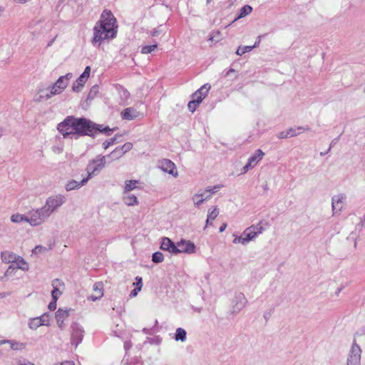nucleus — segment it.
<instances>
[{
	"instance_id": "31",
	"label": "nucleus",
	"mask_w": 365,
	"mask_h": 365,
	"mask_svg": "<svg viewBox=\"0 0 365 365\" xmlns=\"http://www.w3.org/2000/svg\"><path fill=\"white\" fill-rule=\"evenodd\" d=\"M0 344H9L11 348L14 350H22L25 348V344L23 343L16 342L13 341H1Z\"/></svg>"
},
{
	"instance_id": "33",
	"label": "nucleus",
	"mask_w": 365,
	"mask_h": 365,
	"mask_svg": "<svg viewBox=\"0 0 365 365\" xmlns=\"http://www.w3.org/2000/svg\"><path fill=\"white\" fill-rule=\"evenodd\" d=\"M28 217H26L24 215L19 213L14 214L11 217V221L14 223H20L22 222H28Z\"/></svg>"
},
{
	"instance_id": "27",
	"label": "nucleus",
	"mask_w": 365,
	"mask_h": 365,
	"mask_svg": "<svg viewBox=\"0 0 365 365\" xmlns=\"http://www.w3.org/2000/svg\"><path fill=\"white\" fill-rule=\"evenodd\" d=\"M17 255L10 252V251H4L1 253V258L2 262L9 264L13 263L14 261L16 259Z\"/></svg>"
},
{
	"instance_id": "16",
	"label": "nucleus",
	"mask_w": 365,
	"mask_h": 365,
	"mask_svg": "<svg viewBox=\"0 0 365 365\" xmlns=\"http://www.w3.org/2000/svg\"><path fill=\"white\" fill-rule=\"evenodd\" d=\"M71 344L77 346L83 339V329L78 324H72Z\"/></svg>"
},
{
	"instance_id": "28",
	"label": "nucleus",
	"mask_w": 365,
	"mask_h": 365,
	"mask_svg": "<svg viewBox=\"0 0 365 365\" xmlns=\"http://www.w3.org/2000/svg\"><path fill=\"white\" fill-rule=\"evenodd\" d=\"M13 263H15L16 264V267L19 269L26 271L29 269V264L19 255L16 256V259Z\"/></svg>"
},
{
	"instance_id": "37",
	"label": "nucleus",
	"mask_w": 365,
	"mask_h": 365,
	"mask_svg": "<svg viewBox=\"0 0 365 365\" xmlns=\"http://www.w3.org/2000/svg\"><path fill=\"white\" fill-rule=\"evenodd\" d=\"M222 39V34L220 33V31H215L212 34L211 36L209 38V41H210L212 43H217V42L220 41Z\"/></svg>"
},
{
	"instance_id": "19",
	"label": "nucleus",
	"mask_w": 365,
	"mask_h": 365,
	"mask_svg": "<svg viewBox=\"0 0 365 365\" xmlns=\"http://www.w3.org/2000/svg\"><path fill=\"white\" fill-rule=\"evenodd\" d=\"M176 247L174 242L168 237H163L160 243V249L165 250L170 254L176 255Z\"/></svg>"
},
{
	"instance_id": "44",
	"label": "nucleus",
	"mask_w": 365,
	"mask_h": 365,
	"mask_svg": "<svg viewBox=\"0 0 365 365\" xmlns=\"http://www.w3.org/2000/svg\"><path fill=\"white\" fill-rule=\"evenodd\" d=\"M115 141V138H113L110 140H106L103 143V148L107 149L110 145H113Z\"/></svg>"
},
{
	"instance_id": "52",
	"label": "nucleus",
	"mask_w": 365,
	"mask_h": 365,
	"mask_svg": "<svg viewBox=\"0 0 365 365\" xmlns=\"http://www.w3.org/2000/svg\"><path fill=\"white\" fill-rule=\"evenodd\" d=\"M62 150H63L62 148H53V151L54 152H58V153L62 152Z\"/></svg>"
},
{
	"instance_id": "50",
	"label": "nucleus",
	"mask_w": 365,
	"mask_h": 365,
	"mask_svg": "<svg viewBox=\"0 0 365 365\" xmlns=\"http://www.w3.org/2000/svg\"><path fill=\"white\" fill-rule=\"evenodd\" d=\"M29 0H14V1L19 4H23L27 2Z\"/></svg>"
},
{
	"instance_id": "29",
	"label": "nucleus",
	"mask_w": 365,
	"mask_h": 365,
	"mask_svg": "<svg viewBox=\"0 0 365 365\" xmlns=\"http://www.w3.org/2000/svg\"><path fill=\"white\" fill-rule=\"evenodd\" d=\"M219 215V210L217 207H212L211 210H208V214L205 223V228L207 227L209 222L210 221H213L215 220Z\"/></svg>"
},
{
	"instance_id": "56",
	"label": "nucleus",
	"mask_w": 365,
	"mask_h": 365,
	"mask_svg": "<svg viewBox=\"0 0 365 365\" xmlns=\"http://www.w3.org/2000/svg\"><path fill=\"white\" fill-rule=\"evenodd\" d=\"M210 0H207V3H210Z\"/></svg>"
},
{
	"instance_id": "51",
	"label": "nucleus",
	"mask_w": 365,
	"mask_h": 365,
	"mask_svg": "<svg viewBox=\"0 0 365 365\" xmlns=\"http://www.w3.org/2000/svg\"><path fill=\"white\" fill-rule=\"evenodd\" d=\"M227 227V225L225 223L223 224L219 229L220 232H222Z\"/></svg>"
},
{
	"instance_id": "10",
	"label": "nucleus",
	"mask_w": 365,
	"mask_h": 365,
	"mask_svg": "<svg viewBox=\"0 0 365 365\" xmlns=\"http://www.w3.org/2000/svg\"><path fill=\"white\" fill-rule=\"evenodd\" d=\"M346 197L342 194L334 195L331 199L333 215H339L345 207Z\"/></svg>"
},
{
	"instance_id": "35",
	"label": "nucleus",
	"mask_w": 365,
	"mask_h": 365,
	"mask_svg": "<svg viewBox=\"0 0 365 365\" xmlns=\"http://www.w3.org/2000/svg\"><path fill=\"white\" fill-rule=\"evenodd\" d=\"M252 8L249 5L244 6L240 11L237 19H242L252 12Z\"/></svg>"
},
{
	"instance_id": "7",
	"label": "nucleus",
	"mask_w": 365,
	"mask_h": 365,
	"mask_svg": "<svg viewBox=\"0 0 365 365\" xmlns=\"http://www.w3.org/2000/svg\"><path fill=\"white\" fill-rule=\"evenodd\" d=\"M64 202V197L61 195L48 198L43 206L46 215L50 216L56 209Z\"/></svg>"
},
{
	"instance_id": "34",
	"label": "nucleus",
	"mask_w": 365,
	"mask_h": 365,
	"mask_svg": "<svg viewBox=\"0 0 365 365\" xmlns=\"http://www.w3.org/2000/svg\"><path fill=\"white\" fill-rule=\"evenodd\" d=\"M93 125L94 128L92 130V135L94 134V132L97 131V130L100 131V132L106 133L107 134H109L110 132L113 130V129H110L108 127H103L101 125H97L93 123Z\"/></svg>"
},
{
	"instance_id": "15",
	"label": "nucleus",
	"mask_w": 365,
	"mask_h": 365,
	"mask_svg": "<svg viewBox=\"0 0 365 365\" xmlns=\"http://www.w3.org/2000/svg\"><path fill=\"white\" fill-rule=\"evenodd\" d=\"M71 309L59 308L55 313V318L58 327L61 329L63 328L64 322L68 319L70 315Z\"/></svg>"
},
{
	"instance_id": "12",
	"label": "nucleus",
	"mask_w": 365,
	"mask_h": 365,
	"mask_svg": "<svg viewBox=\"0 0 365 365\" xmlns=\"http://www.w3.org/2000/svg\"><path fill=\"white\" fill-rule=\"evenodd\" d=\"M264 153L260 149H258L255 154L251 155L248 160L247 163L243 167L242 173L245 174L247 171L254 168L257 165V163L263 158Z\"/></svg>"
},
{
	"instance_id": "25",
	"label": "nucleus",
	"mask_w": 365,
	"mask_h": 365,
	"mask_svg": "<svg viewBox=\"0 0 365 365\" xmlns=\"http://www.w3.org/2000/svg\"><path fill=\"white\" fill-rule=\"evenodd\" d=\"M140 181L138 180H125L122 192H130L131 190L138 189Z\"/></svg>"
},
{
	"instance_id": "1",
	"label": "nucleus",
	"mask_w": 365,
	"mask_h": 365,
	"mask_svg": "<svg viewBox=\"0 0 365 365\" xmlns=\"http://www.w3.org/2000/svg\"><path fill=\"white\" fill-rule=\"evenodd\" d=\"M93 122L84 118L68 116L58 124L57 130L65 139H77L83 135H92Z\"/></svg>"
},
{
	"instance_id": "47",
	"label": "nucleus",
	"mask_w": 365,
	"mask_h": 365,
	"mask_svg": "<svg viewBox=\"0 0 365 365\" xmlns=\"http://www.w3.org/2000/svg\"><path fill=\"white\" fill-rule=\"evenodd\" d=\"M140 289L135 287L133 291L130 294V297H135L138 295V294L140 292Z\"/></svg>"
},
{
	"instance_id": "11",
	"label": "nucleus",
	"mask_w": 365,
	"mask_h": 365,
	"mask_svg": "<svg viewBox=\"0 0 365 365\" xmlns=\"http://www.w3.org/2000/svg\"><path fill=\"white\" fill-rule=\"evenodd\" d=\"M90 74L91 67L88 66L85 68L84 71L81 73V75L73 83L72 90L75 92H78L81 91V89L84 86L88 79L89 78Z\"/></svg>"
},
{
	"instance_id": "13",
	"label": "nucleus",
	"mask_w": 365,
	"mask_h": 365,
	"mask_svg": "<svg viewBox=\"0 0 365 365\" xmlns=\"http://www.w3.org/2000/svg\"><path fill=\"white\" fill-rule=\"evenodd\" d=\"M195 252V246L190 241L182 240L177 243L176 254L187 253L192 254Z\"/></svg>"
},
{
	"instance_id": "46",
	"label": "nucleus",
	"mask_w": 365,
	"mask_h": 365,
	"mask_svg": "<svg viewBox=\"0 0 365 365\" xmlns=\"http://www.w3.org/2000/svg\"><path fill=\"white\" fill-rule=\"evenodd\" d=\"M14 271H15V268L13 266H9L4 274V277H9Z\"/></svg>"
},
{
	"instance_id": "24",
	"label": "nucleus",
	"mask_w": 365,
	"mask_h": 365,
	"mask_svg": "<svg viewBox=\"0 0 365 365\" xmlns=\"http://www.w3.org/2000/svg\"><path fill=\"white\" fill-rule=\"evenodd\" d=\"M138 117V113L131 108L124 109L121 112V118L126 120H133Z\"/></svg>"
},
{
	"instance_id": "48",
	"label": "nucleus",
	"mask_w": 365,
	"mask_h": 365,
	"mask_svg": "<svg viewBox=\"0 0 365 365\" xmlns=\"http://www.w3.org/2000/svg\"><path fill=\"white\" fill-rule=\"evenodd\" d=\"M56 302L57 300L53 299L52 302H51L48 306V309L50 310H54L56 308Z\"/></svg>"
},
{
	"instance_id": "30",
	"label": "nucleus",
	"mask_w": 365,
	"mask_h": 365,
	"mask_svg": "<svg viewBox=\"0 0 365 365\" xmlns=\"http://www.w3.org/2000/svg\"><path fill=\"white\" fill-rule=\"evenodd\" d=\"M187 333L182 328H178L175 334V340L176 341H185L186 340Z\"/></svg>"
},
{
	"instance_id": "21",
	"label": "nucleus",
	"mask_w": 365,
	"mask_h": 365,
	"mask_svg": "<svg viewBox=\"0 0 365 365\" xmlns=\"http://www.w3.org/2000/svg\"><path fill=\"white\" fill-rule=\"evenodd\" d=\"M53 286V290L51 291V297L52 299L58 300V297L62 294V292L61 291L60 288H64V283L59 280L56 279L53 282L52 284Z\"/></svg>"
},
{
	"instance_id": "14",
	"label": "nucleus",
	"mask_w": 365,
	"mask_h": 365,
	"mask_svg": "<svg viewBox=\"0 0 365 365\" xmlns=\"http://www.w3.org/2000/svg\"><path fill=\"white\" fill-rule=\"evenodd\" d=\"M309 129L304 127L290 128L286 131H282L278 134L279 138H288L299 135Z\"/></svg>"
},
{
	"instance_id": "32",
	"label": "nucleus",
	"mask_w": 365,
	"mask_h": 365,
	"mask_svg": "<svg viewBox=\"0 0 365 365\" xmlns=\"http://www.w3.org/2000/svg\"><path fill=\"white\" fill-rule=\"evenodd\" d=\"M44 91H45L44 89H40L34 98V101H36L37 103H40L44 100L50 99L51 98L46 97L48 96V93L43 94V93H44Z\"/></svg>"
},
{
	"instance_id": "18",
	"label": "nucleus",
	"mask_w": 365,
	"mask_h": 365,
	"mask_svg": "<svg viewBox=\"0 0 365 365\" xmlns=\"http://www.w3.org/2000/svg\"><path fill=\"white\" fill-rule=\"evenodd\" d=\"M210 88V86L208 84H205L192 95V99L197 104H200L207 96Z\"/></svg>"
},
{
	"instance_id": "6",
	"label": "nucleus",
	"mask_w": 365,
	"mask_h": 365,
	"mask_svg": "<svg viewBox=\"0 0 365 365\" xmlns=\"http://www.w3.org/2000/svg\"><path fill=\"white\" fill-rule=\"evenodd\" d=\"M361 354L362 350L354 338L346 356V365H361Z\"/></svg>"
},
{
	"instance_id": "43",
	"label": "nucleus",
	"mask_w": 365,
	"mask_h": 365,
	"mask_svg": "<svg viewBox=\"0 0 365 365\" xmlns=\"http://www.w3.org/2000/svg\"><path fill=\"white\" fill-rule=\"evenodd\" d=\"M135 282L133 284L135 287L142 289L143 287V279L140 277H135Z\"/></svg>"
},
{
	"instance_id": "40",
	"label": "nucleus",
	"mask_w": 365,
	"mask_h": 365,
	"mask_svg": "<svg viewBox=\"0 0 365 365\" xmlns=\"http://www.w3.org/2000/svg\"><path fill=\"white\" fill-rule=\"evenodd\" d=\"M164 260V255L160 252H155L152 255V261L155 263H160Z\"/></svg>"
},
{
	"instance_id": "23",
	"label": "nucleus",
	"mask_w": 365,
	"mask_h": 365,
	"mask_svg": "<svg viewBox=\"0 0 365 365\" xmlns=\"http://www.w3.org/2000/svg\"><path fill=\"white\" fill-rule=\"evenodd\" d=\"M348 222H354V230L352 232L353 237L356 238L357 233L362 228L361 219L356 215H350L348 218Z\"/></svg>"
},
{
	"instance_id": "55",
	"label": "nucleus",
	"mask_w": 365,
	"mask_h": 365,
	"mask_svg": "<svg viewBox=\"0 0 365 365\" xmlns=\"http://www.w3.org/2000/svg\"><path fill=\"white\" fill-rule=\"evenodd\" d=\"M66 364L68 365H75V364L73 361H66Z\"/></svg>"
},
{
	"instance_id": "9",
	"label": "nucleus",
	"mask_w": 365,
	"mask_h": 365,
	"mask_svg": "<svg viewBox=\"0 0 365 365\" xmlns=\"http://www.w3.org/2000/svg\"><path fill=\"white\" fill-rule=\"evenodd\" d=\"M44 209L42 207L32 210L31 212V217H28V223L31 226H37L41 225L49 216L46 215L43 212Z\"/></svg>"
},
{
	"instance_id": "42",
	"label": "nucleus",
	"mask_w": 365,
	"mask_h": 365,
	"mask_svg": "<svg viewBox=\"0 0 365 365\" xmlns=\"http://www.w3.org/2000/svg\"><path fill=\"white\" fill-rule=\"evenodd\" d=\"M47 251V249L41 245H36L33 250H32V254H38L42 253Z\"/></svg>"
},
{
	"instance_id": "17",
	"label": "nucleus",
	"mask_w": 365,
	"mask_h": 365,
	"mask_svg": "<svg viewBox=\"0 0 365 365\" xmlns=\"http://www.w3.org/2000/svg\"><path fill=\"white\" fill-rule=\"evenodd\" d=\"M28 325L31 329L36 330L41 326H48L49 322L48 319H45L44 315H41L40 317L29 319Z\"/></svg>"
},
{
	"instance_id": "2",
	"label": "nucleus",
	"mask_w": 365,
	"mask_h": 365,
	"mask_svg": "<svg viewBox=\"0 0 365 365\" xmlns=\"http://www.w3.org/2000/svg\"><path fill=\"white\" fill-rule=\"evenodd\" d=\"M118 32L117 21L110 10H104L98 21L93 27L91 42L93 45H101L105 41L114 38Z\"/></svg>"
},
{
	"instance_id": "36",
	"label": "nucleus",
	"mask_w": 365,
	"mask_h": 365,
	"mask_svg": "<svg viewBox=\"0 0 365 365\" xmlns=\"http://www.w3.org/2000/svg\"><path fill=\"white\" fill-rule=\"evenodd\" d=\"M124 155L120 149L116 148L108 157L111 158L112 160H118Z\"/></svg>"
},
{
	"instance_id": "5",
	"label": "nucleus",
	"mask_w": 365,
	"mask_h": 365,
	"mask_svg": "<svg viewBox=\"0 0 365 365\" xmlns=\"http://www.w3.org/2000/svg\"><path fill=\"white\" fill-rule=\"evenodd\" d=\"M73 78L72 73L61 76L50 87L47 98H51L62 93L68 87L70 80Z\"/></svg>"
},
{
	"instance_id": "54",
	"label": "nucleus",
	"mask_w": 365,
	"mask_h": 365,
	"mask_svg": "<svg viewBox=\"0 0 365 365\" xmlns=\"http://www.w3.org/2000/svg\"><path fill=\"white\" fill-rule=\"evenodd\" d=\"M122 92H123V95H125V96H128V93L127 92V91L123 90V91H122Z\"/></svg>"
},
{
	"instance_id": "4",
	"label": "nucleus",
	"mask_w": 365,
	"mask_h": 365,
	"mask_svg": "<svg viewBox=\"0 0 365 365\" xmlns=\"http://www.w3.org/2000/svg\"><path fill=\"white\" fill-rule=\"evenodd\" d=\"M263 228L261 225H252L244 230L241 236L233 235V243L235 245H245L255 240L257 235L262 232Z\"/></svg>"
},
{
	"instance_id": "26",
	"label": "nucleus",
	"mask_w": 365,
	"mask_h": 365,
	"mask_svg": "<svg viewBox=\"0 0 365 365\" xmlns=\"http://www.w3.org/2000/svg\"><path fill=\"white\" fill-rule=\"evenodd\" d=\"M261 36H258L257 41L253 46H239L236 51V53L238 56H242L246 53L251 51L254 48L257 47L260 43Z\"/></svg>"
},
{
	"instance_id": "38",
	"label": "nucleus",
	"mask_w": 365,
	"mask_h": 365,
	"mask_svg": "<svg viewBox=\"0 0 365 365\" xmlns=\"http://www.w3.org/2000/svg\"><path fill=\"white\" fill-rule=\"evenodd\" d=\"M157 48H158V44L157 43H155V44H153V45H150V46H143L141 48V53L143 54L150 53L153 51H154L155 50H156Z\"/></svg>"
},
{
	"instance_id": "39",
	"label": "nucleus",
	"mask_w": 365,
	"mask_h": 365,
	"mask_svg": "<svg viewBox=\"0 0 365 365\" xmlns=\"http://www.w3.org/2000/svg\"><path fill=\"white\" fill-rule=\"evenodd\" d=\"M94 291L96 294V296L91 295L89 297V299L91 301H96L97 299H101L103 296V291L101 288H98V287H94Z\"/></svg>"
},
{
	"instance_id": "41",
	"label": "nucleus",
	"mask_w": 365,
	"mask_h": 365,
	"mask_svg": "<svg viewBox=\"0 0 365 365\" xmlns=\"http://www.w3.org/2000/svg\"><path fill=\"white\" fill-rule=\"evenodd\" d=\"M118 148L125 155L127 152L130 151L133 148V144L130 142H127L124 145Z\"/></svg>"
},
{
	"instance_id": "49",
	"label": "nucleus",
	"mask_w": 365,
	"mask_h": 365,
	"mask_svg": "<svg viewBox=\"0 0 365 365\" xmlns=\"http://www.w3.org/2000/svg\"><path fill=\"white\" fill-rule=\"evenodd\" d=\"M205 192L206 193H207V192L215 193V192H216V187H212V188H210V189H208V190H206Z\"/></svg>"
},
{
	"instance_id": "45",
	"label": "nucleus",
	"mask_w": 365,
	"mask_h": 365,
	"mask_svg": "<svg viewBox=\"0 0 365 365\" xmlns=\"http://www.w3.org/2000/svg\"><path fill=\"white\" fill-rule=\"evenodd\" d=\"M198 105L199 104H197V103L192 99V101L188 103V108L191 112H194Z\"/></svg>"
},
{
	"instance_id": "8",
	"label": "nucleus",
	"mask_w": 365,
	"mask_h": 365,
	"mask_svg": "<svg viewBox=\"0 0 365 365\" xmlns=\"http://www.w3.org/2000/svg\"><path fill=\"white\" fill-rule=\"evenodd\" d=\"M158 168L163 173H167L173 178L178 176V171L175 163L169 159H163L158 163Z\"/></svg>"
},
{
	"instance_id": "20",
	"label": "nucleus",
	"mask_w": 365,
	"mask_h": 365,
	"mask_svg": "<svg viewBox=\"0 0 365 365\" xmlns=\"http://www.w3.org/2000/svg\"><path fill=\"white\" fill-rule=\"evenodd\" d=\"M122 200L128 207L135 206L139 204L137 196L130 192H122Z\"/></svg>"
},
{
	"instance_id": "3",
	"label": "nucleus",
	"mask_w": 365,
	"mask_h": 365,
	"mask_svg": "<svg viewBox=\"0 0 365 365\" xmlns=\"http://www.w3.org/2000/svg\"><path fill=\"white\" fill-rule=\"evenodd\" d=\"M106 165V157L103 156L97 160L91 161L88 166V175L81 181L74 180L68 181L66 185V190L71 191L78 189L85 185L96 172L103 168Z\"/></svg>"
},
{
	"instance_id": "53",
	"label": "nucleus",
	"mask_w": 365,
	"mask_h": 365,
	"mask_svg": "<svg viewBox=\"0 0 365 365\" xmlns=\"http://www.w3.org/2000/svg\"><path fill=\"white\" fill-rule=\"evenodd\" d=\"M20 365H35V364L31 362L28 361V362H26V363L20 364Z\"/></svg>"
},
{
	"instance_id": "22",
	"label": "nucleus",
	"mask_w": 365,
	"mask_h": 365,
	"mask_svg": "<svg viewBox=\"0 0 365 365\" xmlns=\"http://www.w3.org/2000/svg\"><path fill=\"white\" fill-rule=\"evenodd\" d=\"M210 195L206 194L205 192H197L194 194L192 197V200L195 207L200 206L204 202H205L207 199H209Z\"/></svg>"
}]
</instances>
